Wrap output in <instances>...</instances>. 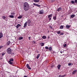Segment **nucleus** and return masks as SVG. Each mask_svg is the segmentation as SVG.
Wrapping results in <instances>:
<instances>
[{
	"instance_id": "nucleus-23",
	"label": "nucleus",
	"mask_w": 77,
	"mask_h": 77,
	"mask_svg": "<svg viewBox=\"0 0 77 77\" xmlns=\"http://www.w3.org/2000/svg\"><path fill=\"white\" fill-rule=\"evenodd\" d=\"M39 56H40V54H38L36 57V59H38L39 57Z\"/></svg>"
},
{
	"instance_id": "nucleus-46",
	"label": "nucleus",
	"mask_w": 77,
	"mask_h": 77,
	"mask_svg": "<svg viewBox=\"0 0 77 77\" xmlns=\"http://www.w3.org/2000/svg\"><path fill=\"white\" fill-rule=\"evenodd\" d=\"M61 77V75H60L59 76V77Z\"/></svg>"
},
{
	"instance_id": "nucleus-40",
	"label": "nucleus",
	"mask_w": 77,
	"mask_h": 77,
	"mask_svg": "<svg viewBox=\"0 0 77 77\" xmlns=\"http://www.w3.org/2000/svg\"><path fill=\"white\" fill-rule=\"evenodd\" d=\"M75 3H77V0H75Z\"/></svg>"
},
{
	"instance_id": "nucleus-42",
	"label": "nucleus",
	"mask_w": 77,
	"mask_h": 77,
	"mask_svg": "<svg viewBox=\"0 0 77 77\" xmlns=\"http://www.w3.org/2000/svg\"><path fill=\"white\" fill-rule=\"evenodd\" d=\"M11 54H12V55H14V53H12V52H11Z\"/></svg>"
},
{
	"instance_id": "nucleus-7",
	"label": "nucleus",
	"mask_w": 77,
	"mask_h": 77,
	"mask_svg": "<svg viewBox=\"0 0 77 77\" xmlns=\"http://www.w3.org/2000/svg\"><path fill=\"white\" fill-rule=\"evenodd\" d=\"M3 37V33L2 32H0V39Z\"/></svg>"
},
{
	"instance_id": "nucleus-34",
	"label": "nucleus",
	"mask_w": 77,
	"mask_h": 77,
	"mask_svg": "<svg viewBox=\"0 0 77 77\" xmlns=\"http://www.w3.org/2000/svg\"><path fill=\"white\" fill-rule=\"evenodd\" d=\"M63 46L64 47H66V44H64Z\"/></svg>"
},
{
	"instance_id": "nucleus-43",
	"label": "nucleus",
	"mask_w": 77,
	"mask_h": 77,
	"mask_svg": "<svg viewBox=\"0 0 77 77\" xmlns=\"http://www.w3.org/2000/svg\"><path fill=\"white\" fill-rule=\"evenodd\" d=\"M51 18H49V20L50 21V20H51Z\"/></svg>"
},
{
	"instance_id": "nucleus-19",
	"label": "nucleus",
	"mask_w": 77,
	"mask_h": 77,
	"mask_svg": "<svg viewBox=\"0 0 77 77\" xmlns=\"http://www.w3.org/2000/svg\"><path fill=\"white\" fill-rule=\"evenodd\" d=\"M11 44V42L10 41H8V42H7V45H10Z\"/></svg>"
},
{
	"instance_id": "nucleus-29",
	"label": "nucleus",
	"mask_w": 77,
	"mask_h": 77,
	"mask_svg": "<svg viewBox=\"0 0 77 77\" xmlns=\"http://www.w3.org/2000/svg\"><path fill=\"white\" fill-rule=\"evenodd\" d=\"M49 51H51V50H52V48H51V47H50L49 48Z\"/></svg>"
},
{
	"instance_id": "nucleus-6",
	"label": "nucleus",
	"mask_w": 77,
	"mask_h": 77,
	"mask_svg": "<svg viewBox=\"0 0 77 77\" xmlns=\"http://www.w3.org/2000/svg\"><path fill=\"white\" fill-rule=\"evenodd\" d=\"M33 5H34V6H37V7H40V5L35 3H34L33 4Z\"/></svg>"
},
{
	"instance_id": "nucleus-14",
	"label": "nucleus",
	"mask_w": 77,
	"mask_h": 77,
	"mask_svg": "<svg viewBox=\"0 0 77 77\" xmlns=\"http://www.w3.org/2000/svg\"><path fill=\"white\" fill-rule=\"evenodd\" d=\"M40 45L42 47H43V46L44 45V44L43 43H40Z\"/></svg>"
},
{
	"instance_id": "nucleus-13",
	"label": "nucleus",
	"mask_w": 77,
	"mask_h": 77,
	"mask_svg": "<svg viewBox=\"0 0 77 77\" xmlns=\"http://www.w3.org/2000/svg\"><path fill=\"white\" fill-rule=\"evenodd\" d=\"M61 66L60 65V64H59L57 66L58 69H60V67Z\"/></svg>"
},
{
	"instance_id": "nucleus-28",
	"label": "nucleus",
	"mask_w": 77,
	"mask_h": 77,
	"mask_svg": "<svg viewBox=\"0 0 77 77\" xmlns=\"http://www.w3.org/2000/svg\"><path fill=\"white\" fill-rule=\"evenodd\" d=\"M11 15H15V13L12 12L11 13Z\"/></svg>"
},
{
	"instance_id": "nucleus-11",
	"label": "nucleus",
	"mask_w": 77,
	"mask_h": 77,
	"mask_svg": "<svg viewBox=\"0 0 77 77\" xmlns=\"http://www.w3.org/2000/svg\"><path fill=\"white\" fill-rule=\"evenodd\" d=\"M27 24V23L26 22L24 23V26H23V27H24V28H25V27H26Z\"/></svg>"
},
{
	"instance_id": "nucleus-35",
	"label": "nucleus",
	"mask_w": 77,
	"mask_h": 77,
	"mask_svg": "<svg viewBox=\"0 0 77 77\" xmlns=\"http://www.w3.org/2000/svg\"><path fill=\"white\" fill-rule=\"evenodd\" d=\"M68 65H69V66H71V65H72V63H69Z\"/></svg>"
},
{
	"instance_id": "nucleus-3",
	"label": "nucleus",
	"mask_w": 77,
	"mask_h": 77,
	"mask_svg": "<svg viewBox=\"0 0 77 77\" xmlns=\"http://www.w3.org/2000/svg\"><path fill=\"white\" fill-rule=\"evenodd\" d=\"M7 52L8 54H11L12 53V49L10 48H8L7 50Z\"/></svg>"
},
{
	"instance_id": "nucleus-21",
	"label": "nucleus",
	"mask_w": 77,
	"mask_h": 77,
	"mask_svg": "<svg viewBox=\"0 0 77 77\" xmlns=\"http://www.w3.org/2000/svg\"><path fill=\"white\" fill-rule=\"evenodd\" d=\"M46 36H45V35H44L42 36V38L43 39H46Z\"/></svg>"
},
{
	"instance_id": "nucleus-26",
	"label": "nucleus",
	"mask_w": 77,
	"mask_h": 77,
	"mask_svg": "<svg viewBox=\"0 0 77 77\" xmlns=\"http://www.w3.org/2000/svg\"><path fill=\"white\" fill-rule=\"evenodd\" d=\"M63 26L62 25H61L60 26V29H63Z\"/></svg>"
},
{
	"instance_id": "nucleus-16",
	"label": "nucleus",
	"mask_w": 77,
	"mask_h": 77,
	"mask_svg": "<svg viewBox=\"0 0 77 77\" xmlns=\"http://www.w3.org/2000/svg\"><path fill=\"white\" fill-rule=\"evenodd\" d=\"M23 39V37H20L18 38L19 40H21V39Z\"/></svg>"
},
{
	"instance_id": "nucleus-8",
	"label": "nucleus",
	"mask_w": 77,
	"mask_h": 77,
	"mask_svg": "<svg viewBox=\"0 0 77 77\" xmlns=\"http://www.w3.org/2000/svg\"><path fill=\"white\" fill-rule=\"evenodd\" d=\"M26 67H27V68L29 69H31V68L30 67H29V64H27L26 65Z\"/></svg>"
},
{
	"instance_id": "nucleus-12",
	"label": "nucleus",
	"mask_w": 77,
	"mask_h": 77,
	"mask_svg": "<svg viewBox=\"0 0 77 77\" xmlns=\"http://www.w3.org/2000/svg\"><path fill=\"white\" fill-rule=\"evenodd\" d=\"M66 28L67 29H69V27H70V26L69 25H67L66 26Z\"/></svg>"
},
{
	"instance_id": "nucleus-30",
	"label": "nucleus",
	"mask_w": 77,
	"mask_h": 77,
	"mask_svg": "<svg viewBox=\"0 0 77 77\" xmlns=\"http://www.w3.org/2000/svg\"><path fill=\"white\" fill-rule=\"evenodd\" d=\"M71 3H72V4H75V2H74V1H71Z\"/></svg>"
},
{
	"instance_id": "nucleus-47",
	"label": "nucleus",
	"mask_w": 77,
	"mask_h": 77,
	"mask_svg": "<svg viewBox=\"0 0 77 77\" xmlns=\"http://www.w3.org/2000/svg\"><path fill=\"white\" fill-rule=\"evenodd\" d=\"M60 53H62V52L60 51Z\"/></svg>"
},
{
	"instance_id": "nucleus-9",
	"label": "nucleus",
	"mask_w": 77,
	"mask_h": 77,
	"mask_svg": "<svg viewBox=\"0 0 77 77\" xmlns=\"http://www.w3.org/2000/svg\"><path fill=\"white\" fill-rule=\"evenodd\" d=\"M61 10H62V8H61V7H60L57 9V11H58V12H59V11Z\"/></svg>"
},
{
	"instance_id": "nucleus-20",
	"label": "nucleus",
	"mask_w": 77,
	"mask_h": 77,
	"mask_svg": "<svg viewBox=\"0 0 77 77\" xmlns=\"http://www.w3.org/2000/svg\"><path fill=\"white\" fill-rule=\"evenodd\" d=\"M34 2L35 3H38L39 2V0H34Z\"/></svg>"
},
{
	"instance_id": "nucleus-36",
	"label": "nucleus",
	"mask_w": 77,
	"mask_h": 77,
	"mask_svg": "<svg viewBox=\"0 0 77 77\" xmlns=\"http://www.w3.org/2000/svg\"><path fill=\"white\" fill-rule=\"evenodd\" d=\"M5 54H6V53H2V56H4V55H5Z\"/></svg>"
},
{
	"instance_id": "nucleus-39",
	"label": "nucleus",
	"mask_w": 77,
	"mask_h": 77,
	"mask_svg": "<svg viewBox=\"0 0 77 77\" xmlns=\"http://www.w3.org/2000/svg\"><path fill=\"white\" fill-rule=\"evenodd\" d=\"M66 76V75H62V76H61L60 77H64L65 76Z\"/></svg>"
},
{
	"instance_id": "nucleus-2",
	"label": "nucleus",
	"mask_w": 77,
	"mask_h": 77,
	"mask_svg": "<svg viewBox=\"0 0 77 77\" xmlns=\"http://www.w3.org/2000/svg\"><path fill=\"white\" fill-rule=\"evenodd\" d=\"M27 23V24L28 26H32L33 25V23L30 20H29L26 22Z\"/></svg>"
},
{
	"instance_id": "nucleus-50",
	"label": "nucleus",
	"mask_w": 77,
	"mask_h": 77,
	"mask_svg": "<svg viewBox=\"0 0 77 77\" xmlns=\"http://www.w3.org/2000/svg\"><path fill=\"white\" fill-rule=\"evenodd\" d=\"M32 6L33 7H34L35 6Z\"/></svg>"
},
{
	"instance_id": "nucleus-41",
	"label": "nucleus",
	"mask_w": 77,
	"mask_h": 77,
	"mask_svg": "<svg viewBox=\"0 0 77 77\" xmlns=\"http://www.w3.org/2000/svg\"><path fill=\"white\" fill-rule=\"evenodd\" d=\"M29 40H30V37H28Z\"/></svg>"
},
{
	"instance_id": "nucleus-49",
	"label": "nucleus",
	"mask_w": 77,
	"mask_h": 77,
	"mask_svg": "<svg viewBox=\"0 0 77 77\" xmlns=\"http://www.w3.org/2000/svg\"><path fill=\"white\" fill-rule=\"evenodd\" d=\"M34 44L35 43V42H34Z\"/></svg>"
},
{
	"instance_id": "nucleus-22",
	"label": "nucleus",
	"mask_w": 77,
	"mask_h": 77,
	"mask_svg": "<svg viewBox=\"0 0 77 77\" xmlns=\"http://www.w3.org/2000/svg\"><path fill=\"white\" fill-rule=\"evenodd\" d=\"M52 17V14H51L48 15V18H50Z\"/></svg>"
},
{
	"instance_id": "nucleus-48",
	"label": "nucleus",
	"mask_w": 77,
	"mask_h": 77,
	"mask_svg": "<svg viewBox=\"0 0 77 77\" xmlns=\"http://www.w3.org/2000/svg\"><path fill=\"white\" fill-rule=\"evenodd\" d=\"M0 59H1V60L2 59V58H0Z\"/></svg>"
},
{
	"instance_id": "nucleus-45",
	"label": "nucleus",
	"mask_w": 77,
	"mask_h": 77,
	"mask_svg": "<svg viewBox=\"0 0 77 77\" xmlns=\"http://www.w3.org/2000/svg\"><path fill=\"white\" fill-rule=\"evenodd\" d=\"M54 2V0H52V2Z\"/></svg>"
},
{
	"instance_id": "nucleus-37",
	"label": "nucleus",
	"mask_w": 77,
	"mask_h": 77,
	"mask_svg": "<svg viewBox=\"0 0 77 77\" xmlns=\"http://www.w3.org/2000/svg\"><path fill=\"white\" fill-rule=\"evenodd\" d=\"M60 35H63V32H61V33L60 34Z\"/></svg>"
},
{
	"instance_id": "nucleus-10",
	"label": "nucleus",
	"mask_w": 77,
	"mask_h": 77,
	"mask_svg": "<svg viewBox=\"0 0 77 77\" xmlns=\"http://www.w3.org/2000/svg\"><path fill=\"white\" fill-rule=\"evenodd\" d=\"M21 26V25L20 24H18L16 26V28L17 29H18Z\"/></svg>"
},
{
	"instance_id": "nucleus-24",
	"label": "nucleus",
	"mask_w": 77,
	"mask_h": 77,
	"mask_svg": "<svg viewBox=\"0 0 77 77\" xmlns=\"http://www.w3.org/2000/svg\"><path fill=\"white\" fill-rule=\"evenodd\" d=\"M75 17V14H73L71 16V17L72 18H74Z\"/></svg>"
},
{
	"instance_id": "nucleus-4",
	"label": "nucleus",
	"mask_w": 77,
	"mask_h": 77,
	"mask_svg": "<svg viewBox=\"0 0 77 77\" xmlns=\"http://www.w3.org/2000/svg\"><path fill=\"white\" fill-rule=\"evenodd\" d=\"M13 61H14V59L12 58H11L10 59V60L8 61V63L10 65H12L13 62H13Z\"/></svg>"
},
{
	"instance_id": "nucleus-15",
	"label": "nucleus",
	"mask_w": 77,
	"mask_h": 77,
	"mask_svg": "<svg viewBox=\"0 0 77 77\" xmlns=\"http://www.w3.org/2000/svg\"><path fill=\"white\" fill-rule=\"evenodd\" d=\"M9 17L13 18H14V15H10L9 16Z\"/></svg>"
},
{
	"instance_id": "nucleus-33",
	"label": "nucleus",
	"mask_w": 77,
	"mask_h": 77,
	"mask_svg": "<svg viewBox=\"0 0 77 77\" xmlns=\"http://www.w3.org/2000/svg\"><path fill=\"white\" fill-rule=\"evenodd\" d=\"M45 49H46V50H48V47H47V46H46L45 47Z\"/></svg>"
},
{
	"instance_id": "nucleus-44",
	"label": "nucleus",
	"mask_w": 77,
	"mask_h": 77,
	"mask_svg": "<svg viewBox=\"0 0 77 77\" xmlns=\"http://www.w3.org/2000/svg\"><path fill=\"white\" fill-rule=\"evenodd\" d=\"M23 77H27V76L26 75H25Z\"/></svg>"
},
{
	"instance_id": "nucleus-1",
	"label": "nucleus",
	"mask_w": 77,
	"mask_h": 77,
	"mask_svg": "<svg viewBox=\"0 0 77 77\" xmlns=\"http://www.w3.org/2000/svg\"><path fill=\"white\" fill-rule=\"evenodd\" d=\"M23 9L25 11H27L29 9V5L27 2H25L23 5Z\"/></svg>"
},
{
	"instance_id": "nucleus-27",
	"label": "nucleus",
	"mask_w": 77,
	"mask_h": 77,
	"mask_svg": "<svg viewBox=\"0 0 77 77\" xmlns=\"http://www.w3.org/2000/svg\"><path fill=\"white\" fill-rule=\"evenodd\" d=\"M2 18L3 19V20H5V19H6V17H5V16H2Z\"/></svg>"
},
{
	"instance_id": "nucleus-17",
	"label": "nucleus",
	"mask_w": 77,
	"mask_h": 77,
	"mask_svg": "<svg viewBox=\"0 0 77 77\" xmlns=\"http://www.w3.org/2000/svg\"><path fill=\"white\" fill-rule=\"evenodd\" d=\"M57 33L58 34V35H59V34L61 33L60 31H57Z\"/></svg>"
},
{
	"instance_id": "nucleus-32",
	"label": "nucleus",
	"mask_w": 77,
	"mask_h": 77,
	"mask_svg": "<svg viewBox=\"0 0 77 77\" xmlns=\"http://www.w3.org/2000/svg\"><path fill=\"white\" fill-rule=\"evenodd\" d=\"M49 27L50 29H52V28H53V27H52V26L50 25L49 26Z\"/></svg>"
},
{
	"instance_id": "nucleus-38",
	"label": "nucleus",
	"mask_w": 77,
	"mask_h": 77,
	"mask_svg": "<svg viewBox=\"0 0 77 77\" xmlns=\"http://www.w3.org/2000/svg\"><path fill=\"white\" fill-rule=\"evenodd\" d=\"M3 47V46H0V49H1V48H2Z\"/></svg>"
},
{
	"instance_id": "nucleus-25",
	"label": "nucleus",
	"mask_w": 77,
	"mask_h": 77,
	"mask_svg": "<svg viewBox=\"0 0 77 77\" xmlns=\"http://www.w3.org/2000/svg\"><path fill=\"white\" fill-rule=\"evenodd\" d=\"M53 19L54 20V21L56 20V16H55L53 17Z\"/></svg>"
},
{
	"instance_id": "nucleus-5",
	"label": "nucleus",
	"mask_w": 77,
	"mask_h": 77,
	"mask_svg": "<svg viewBox=\"0 0 77 77\" xmlns=\"http://www.w3.org/2000/svg\"><path fill=\"white\" fill-rule=\"evenodd\" d=\"M39 13L40 14H44V10H40Z\"/></svg>"
},
{
	"instance_id": "nucleus-31",
	"label": "nucleus",
	"mask_w": 77,
	"mask_h": 77,
	"mask_svg": "<svg viewBox=\"0 0 77 77\" xmlns=\"http://www.w3.org/2000/svg\"><path fill=\"white\" fill-rule=\"evenodd\" d=\"M21 18H22V16H20L18 17V18H19V19H21Z\"/></svg>"
},
{
	"instance_id": "nucleus-18",
	"label": "nucleus",
	"mask_w": 77,
	"mask_h": 77,
	"mask_svg": "<svg viewBox=\"0 0 77 77\" xmlns=\"http://www.w3.org/2000/svg\"><path fill=\"white\" fill-rule=\"evenodd\" d=\"M76 71H77V70L73 71L72 72V74H75V72H76Z\"/></svg>"
}]
</instances>
